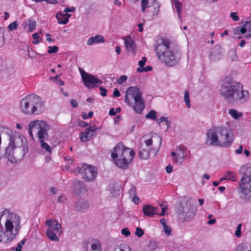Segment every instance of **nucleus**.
<instances>
[{
	"label": "nucleus",
	"instance_id": "obj_1",
	"mask_svg": "<svg viewBox=\"0 0 251 251\" xmlns=\"http://www.w3.org/2000/svg\"><path fill=\"white\" fill-rule=\"evenodd\" d=\"M21 217L9 210L0 213V242H11L21 229Z\"/></svg>",
	"mask_w": 251,
	"mask_h": 251
},
{
	"label": "nucleus",
	"instance_id": "obj_2",
	"mask_svg": "<svg viewBox=\"0 0 251 251\" xmlns=\"http://www.w3.org/2000/svg\"><path fill=\"white\" fill-rule=\"evenodd\" d=\"M221 96L228 103L234 104L243 103L249 98V92L243 89L242 84L226 77L219 89Z\"/></svg>",
	"mask_w": 251,
	"mask_h": 251
},
{
	"label": "nucleus",
	"instance_id": "obj_3",
	"mask_svg": "<svg viewBox=\"0 0 251 251\" xmlns=\"http://www.w3.org/2000/svg\"><path fill=\"white\" fill-rule=\"evenodd\" d=\"M234 141L231 130L226 126H213L206 133V144L208 145L228 147Z\"/></svg>",
	"mask_w": 251,
	"mask_h": 251
},
{
	"label": "nucleus",
	"instance_id": "obj_4",
	"mask_svg": "<svg viewBox=\"0 0 251 251\" xmlns=\"http://www.w3.org/2000/svg\"><path fill=\"white\" fill-rule=\"evenodd\" d=\"M154 48L158 59L165 65L173 66L178 63L179 54L168 40H161L154 46Z\"/></svg>",
	"mask_w": 251,
	"mask_h": 251
},
{
	"label": "nucleus",
	"instance_id": "obj_5",
	"mask_svg": "<svg viewBox=\"0 0 251 251\" xmlns=\"http://www.w3.org/2000/svg\"><path fill=\"white\" fill-rule=\"evenodd\" d=\"M112 151L111 156L115 164L122 169L128 168L135 156L134 150L118 143Z\"/></svg>",
	"mask_w": 251,
	"mask_h": 251
},
{
	"label": "nucleus",
	"instance_id": "obj_6",
	"mask_svg": "<svg viewBox=\"0 0 251 251\" xmlns=\"http://www.w3.org/2000/svg\"><path fill=\"white\" fill-rule=\"evenodd\" d=\"M20 106L22 112L27 115H40L45 110L42 98L34 94L28 95L23 98Z\"/></svg>",
	"mask_w": 251,
	"mask_h": 251
},
{
	"label": "nucleus",
	"instance_id": "obj_7",
	"mask_svg": "<svg viewBox=\"0 0 251 251\" xmlns=\"http://www.w3.org/2000/svg\"><path fill=\"white\" fill-rule=\"evenodd\" d=\"M125 102L129 106H132L138 114L141 113L145 108L141 91L136 86H130L127 89L125 92Z\"/></svg>",
	"mask_w": 251,
	"mask_h": 251
},
{
	"label": "nucleus",
	"instance_id": "obj_8",
	"mask_svg": "<svg viewBox=\"0 0 251 251\" xmlns=\"http://www.w3.org/2000/svg\"><path fill=\"white\" fill-rule=\"evenodd\" d=\"M50 126L44 121L34 120L31 122L28 126V133L33 139V133L39 140H45L48 138V131Z\"/></svg>",
	"mask_w": 251,
	"mask_h": 251
},
{
	"label": "nucleus",
	"instance_id": "obj_9",
	"mask_svg": "<svg viewBox=\"0 0 251 251\" xmlns=\"http://www.w3.org/2000/svg\"><path fill=\"white\" fill-rule=\"evenodd\" d=\"M160 4L156 0H142V11L145 13L147 18L153 20L157 17L160 9Z\"/></svg>",
	"mask_w": 251,
	"mask_h": 251
},
{
	"label": "nucleus",
	"instance_id": "obj_10",
	"mask_svg": "<svg viewBox=\"0 0 251 251\" xmlns=\"http://www.w3.org/2000/svg\"><path fill=\"white\" fill-rule=\"evenodd\" d=\"M196 212V207L190 201L183 200L180 202L177 212L179 216L182 217L184 221L191 220L195 216Z\"/></svg>",
	"mask_w": 251,
	"mask_h": 251
},
{
	"label": "nucleus",
	"instance_id": "obj_11",
	"mask_svg": "<svg viewBox=\"0 0 251 251\" xmlns=\"http://www.w3.org/2000/svg\"><path fill=\"white\" fill-rule=\"evenodd\" d=\"M45 224L48 226L46 235L51 241L58 242L59 240L57 235H60L62 232L61 225L55 219L47 220Z\"/></svg>",
	"mask_w": 251,
	"mask_h": 251
},
{
	"label": "nucleus",
	"instance_id": "obj_12",
	"mask_svg": "<svg viewBox=\"0 0 251 251\" xmlns=\"http://www.w3.org/2000/svg\"><path fill=\"white\" fill-rule=\"evenodd\" d=\"M8 136L9 144L15 149L21 151L22 156H24L28 150L26 139L23 136H12V133Z\"/></svg>",
	"mask_w": 251,
	"mask_h": 251
},
{
	"label": "nucleus",
	"instance_id": "obj_13",
	"mask_svg": "<svg viewBox=\"0 0 251 251\" xmlns=\"http://www.w3.org/2000/svg\"><path fill=\"white\" fill-rule=\"evenodd\" d=\"M79 172L81 174L83 179L86 182L94 181L98 174L97 170L95 167L87 164H83L79 169Z\"/></svg>",
	"mask_w": 251,
	"mask_h": 251
},
{
	"label": "nucleus",
	"instance_id": "obj_14",
	"mask_svg": "<svg viewBox=\"0 0 251 251\" xmlns=\"http://www.w3.org/2000/svg\"><path fill=\"white\" fill-rule=\"evenodd\" d=\"M157 141L156 145H153L152 147L149 149V151L141 147L139 149V156L143 159H148L151 155L155 156L158 152L162 143V139L160 136L154 137Z\"/></svg>",
	"mask_w": 251,
	"mask_h": 251
},
{
	"label": "nucleus",
	"instance_id": "obj_15",
	"mask_svg": "<svg viewBox=\"0 0 251 251\" xmlns=\"http://www.w3.org/2000/svg\"><path fill=\"white\" fill-rule=\"evenodd\" d=\"M82 80L86 87L88 89L97 86V85L101 84L102 81L90 74L85 72L83 69H79Z\"/></svg>",
	"mask_w": 251,
	"mask_h": 251
},
{
	"label": "nucleus",
	"instance_id": "obj_16",
	"mask_svg": "<svg viewBox=\"0 0 251 251\" xmlns=\"http://www.w3.org/2000/svg\"><path fill=\"white\" fill-rule=\"evenodd\" d=\"M234 35L237 38H250L251 37V21L243 22L240 26L236 27L233 29Z\"/></svg>",
	"mask_w": 251,
	"mask_h": 251
},
{
	"label": "nucleus",
	"instance_id": "obj_17",
	"mask_svg": "<svg viewBox=\"0 0 251 251\" xmlns=\"http://www.w3.org/2000/svg\"><path fill=\"white\" fill-rule=\"evenodd\" d=\"M238 190L249 200L251 197V178L241 179Z\"/></svg>",
	"mask_w": 251,
	"mask_h": 251
},
{
	"label": "nucleus",
	"instance_id": "obj_18",
	"mask_svg": "<svg viewBox=\"0 0 251 251\" xmlns=\"http://www.w3.org/2000/svg\"><path fill=\"white\" fill-rule=\"evenodd\" d=\"M186 152V148L182 147L179 146L176 152L173 151L171 152V155L172 157H174L172 160L173 162L175 164H181L183 162V159L185 157Z\"/></svg>",
	"mask_w": 251,
	"mask_h": 251
},
{
	"label": "nucleus",
	"instance_id": "obj_19",
	"mask_svg": "<svg viewBox=\"0 0 251 251\" xmlns=\"http://www.w3.org/2000/svg\"><path fill=\"white\" fill-rule=\"evenodd\" d=\"M97 128L95 126H90L86 129V130L80 133V137L81 141L86 142L90 140L92 137L93 136L95 133Z\"/></svg>",
	"mask_w": 251,
	"mask_h": 251
},
{
	"label": "nucleus",
	"instance_id": "obj_20",
	"mask_svg": "<svg viewBox=\"0 0 251 251\" xmlns=\"http://www.w3.org/2000/svg\"><path fill=\"white\" fill-rule=\"evenodd\" d=\"M73 191L75 194L80 196L86 192V187L83 182L75 180L73 184Z\"/></svg>",
	"mask_w": 251,
	"mask_h": 251
},
{
	"label": "nucleus",
	"instance_id": "obj_21",
	"mask_svg": "<svg viewBox=\"0 0 251 251\" xmlns=\"http://www.w3.org/2000/svg\"><path fill=\"white\" fill-rule=\"evenodd\" d=\"M158 207H154L151 205H146L143 208V213L148 217H152L155 214H158Z\"/></svg>",
	"mask_w": 251,
	"mask_h": 251
},
{
	"label": "nucleus",
	"instance_id": "obj_22",
	"mask_svg": "<svg viewBox=\"0 0 251 251\" xmlns=\"http://www.w3.org/2000/svg\"><path fill=\"white\" fill-rule=\"evenodd\" d=\"M15 149L11 145L8 144V146L5 149V157L12 163H16L17 159L14 156V150Z\"/></svg>",
	"mask_w": 251,
	"mask_h": 251
},
{
	"label": "nucleus",
	"instance_id": "obj_23",
	"mask_svg": "<svg viewBox=\"0 0 251 251\" xmlns=\"http://www.w3.org/2000/svg\"><path fill=\"white\" fill-rule=\"evenodd\" d=\"M124 40L126 47L128 51L135 54L136 52L135 45L131 37L129 35L126 36L124 38Z\"/></svg>",
	"mask_w": 251,
	"mask_h": 251
},
{
	"label": "nucleus",
	"instance_id": "obj_24",
	"mask_svg": "<svg viewBox=\"0 0 251 251\" xmlns=\"http://www.w3.org/2000/svg\"><path fill=\"white\" fill-rule=\"evenodd\" d=\"M239 174L243 175L241 179L251 178V166L249 164L242 166L239 171Z\"/></svg>",
	"mask_w": 251,
	"mask_h": 251
},
{
	"label": "nucleus",
	"instance_id": "obj_25",
	"mask_svg": "<svg viewBox=\"0 0 251 251\" xmlns=\"http://www.w3.org/2000/svg\"><path fill=\"white\" fill-rule=\"evenodd\" d=\"M105 40L102 35H97L89 38L87 41V45L89 46L92 45L94 43H104Z\"/></svg>",
	"mask_w": 251,
	"mask_h": 251
},
{
	"label": "nucleus",
	"instance_id": "obj_26",
	"mask_svg": "<svg viewBox=\"0 0 251 251\" xmlns=\"http://www.w3.org/2000/svg\"><path fill=\"white\" fill-rule=\"evenodd\" d=\"M75 207L77 210L83 212L89 207V203L87 201L80 200L76 204Z\"/></svg>",
	"mask_w": 251,
	"mask_h": 251
},
{
	"label": "nucleus",
	"instance_id": "obj_27",
	"mask_svg": "<svg viewBox=\"0 0 251 251\" xmlns=\"http://www.w3.org/2000/svg\"><path fill=\"white\" fill-rule=\"evenodd\" d=\"M101 247L100 242L98 240L92 241L90 243V248L87 247L86 251H101Z\"/></svg>",
	"mask_w": 251,
	"mask_h": 251
},
{
	"label": "nucleus",
	"instance_id": "obj_28",
	"mask_svg": "<svg viewBox=\"0 0 251 251\" xmlns=\"http://www.w3.org/2000/svg\"><path fill=\"white\" fill-rule=\"evenodd\" d=\"M56 17L58 20V23L59 24L65 25L69 22V20L66 18L65 14L63 12H60L57 13Z\"/></svg>",
	"mask_w": 251,
	"mask_h": 251
},
{
	"label": "nucleus",
	"instance_id": "obj_29",
	"mask_svg": "<svg viewBox=\"0 0 251 251\" xmlns=\"http://www.w3.org/2000/svg\"><path fill=\"white\" fill-rule=\"evenodd\" d=\"M44 140H39L40 142V146L42 149L44 150V151H45L46 153L50 154L52 151L51 148L47 143H46L44 141Z\"/></svg>",
	"mask_w": 251,
	"mask_h": 251
},
{
	"label": "nucleus",
	"instance_id": "obj_30",
	"mask_svg": "<svg viewBox=\"0 0 251 251\" xmlns=\"http://www.w3.org/2000/svg\"><path fill=\"white\" fill-rule=\"evenodd\" d=\"M3 133L10 135L12 134V130L8 128L0 126V146L1 144V135Z\"/></svg>",
	"mask_w": 251,
	"mask_h": 251
},
{
	"label": "nucleus",
	"instance_id": "obj_31",
	"mask_svg": "<svg viewBox=\"0 0 251 251\" xmlns=\"http://www.w3.org/2000/svg\"><path fill=\"white\" fill-rule=\"evenodd\" d=\"M26 24L28 26L27 31L29 32H32L36 28V24L35 21L31 19L28 20Z\"/></svg>",
	"mask_w": 251,
	"mask_h": 251
},
{
	"label": "nucleus",
	"instance_id": "obj_32",
	"mask_svg": "<svg viewBox=\"0 0 251 251\" xmlns=\"http://www.w3.org/2000/svg\"><path fill=\"white\" fill-rule=\"evenodd\" d=\"M228 113L235 119H238L242 116V113L234 109H230L228 111Z\"/></svg>",
	"mask_w": 251,
	"mask_h": 251
},
{
	"label": "nucleus",
	"instance_id": "obj_33",
	"mask_svg": "<svg viewBox=\"0 0 251 251\" xmlns=\"http://www.w3.org/2000/svg\"><path fill=\"white\" fill-rule=\"evenodd\" d=\"M227 180L232 181H235L236 180V174L233 171H228L225 174Z\"/></svg>",
	"mask_w": 251,
	"mask_h": 251
},
{
	"label": "nucleus",
	"instance_id": "obj_34",
	"mask_svg": "<svg viewBox=\"0 0 251 251\" xmlns=\"http://www.w3.org/2000/svg\"><path fill=\"white\" fill-rule=\"evenodd\" d=\"M184 101L188 108L191 107L189 93L188 91H185L184 95Z\"/></svg>",
	"mask_w": 251,
	"mask_h": 251
},
{
	"label": "nucleus",
	"instance_id": "obj_35",
	"mask_svg": "<svg viewBox=\"0 0 251 251\" xmlns=\"http://www.w3.org/2000/svg\"><path fill=\"white\" fill-rule=\"evenodd\" d=\"M174 5H175L176 11L178 15V17L180 18V12H181V4L178 1H175Z\"/></svg>",
	"mask_w": 251,
	"mask_h": 251
},
{
	"label": "nucleus",
	"instance_id": "obj_36",
	"mask_svg": "<svg viewBox=\"0 0 251 251\" xmlns=\"http://www.w3.org/2000/svg\"><path fill=\"white\" fill-rule=\"evenodd\" d=\"M18 24L17 21H14L10 24L8 26V28L10 31H13L17 29Z\"/></svg>",
	"mask_w": 251,
	"mask_h": 251
},
{
	"label": "nucleus",
	"instance_id": "obj_37",
	"mask_svg": "<svg viewBox=\"0 0 251 251\" xmlns=\"http://www.w3.org/2000/svg\"><path fill=\"white\" fill-rule=\"evenodd\" d=\"M146 118L155 120L156 119V112L154 110H151L149 113L146 115Z\"/></svg>",
	"mask_w": 251,
	"mask_h": 251
},
{
	"label": "nucleus",
	"instance_id": "obj_38",
	"mask_svg": "<svg viewBox=\"0 0 251 251\" xmlns=\"http://www.w3.org/2000/svg\"><path fill=\"white\" fill-rule=\"evenodd\" d=\"M242 224H238L237 228L236 230L235 231V235L237 238H240L241 236V227H242Z\"/></svg>",
	"mask_w": 251,
	"mask_h": 251
},
{
	"label": "nucleus",
	"instance_id": "obj_39",
	"mask_svg": "<svg viewBox=\"0 0 251 251\" xmlns=\"http://www.w3.org/2000/svg\"><path fill=\"white\" fill-rule=\"evenodd\" d=\"M33 41L32 43L35 45L38 44L39 42V39L40 38L38 33H35L32 35Z\"/></svg>",
	"mask_w": 251,
	"mask_h": 251
},
{
	"label": "nucleus",
	"instance_id": "obj_40",
	"mask_svg": "<svg viewBox=\"0 0 251 251\" xmlns=\"http://www.w3.org/2000/svg\"><path fill=\"white\" fill-rule=\"evenodd\" d=\"M230 16L231 19L235 22L238 21L240 20L239 17L238 16V13L236 12H232L230 13Z\"/></svg>",
	"mask_w": 251,
	"mask_h": 251
},
{
	"label": "nucleus",
	"instance_id": "obj_41",
	"mask_svg": "<svg viewBox=\"0 0 251 251\" xmlns=\"http://www.w3.org/2000/svg\"><path fill=\"white\" fill-rule=\"evenodd\" d=\"M58 48L57 46H50L48 47V52L49 53H55L58 51Z\"/></svg>",
	"mask_w": 251,
	"mask_h": 251
},
{
	"label": "nucleus",
	"instance_id": "obj_42",
	"mask_svg": "<svg viewBox=\"0 0 251 251\" xmlns=\"http://www.w3.org/2000/svg\"><path fill=\"white\" fill-rule=\"evenodd\" d=\"M152 70V67L148 66L144 68H141L140 67H139L137 69V71L140 73L143 72L144 71L145 72H148Z\"/></svg>",
	"mask_w": 251,
	"mask_h": 251
},
{
	"label": "nucleus",
	"instance_id": "obj_43",
	"mask_svg": "<svg viewBox=\"0 0 251 251\" xmlns=\"http://www.w3.org/2000/svg\"><path fill=\"white\" fill-rule=\"evenodd\" d=\"M127 79V76L125 75H121L120 78L118 79L117 80V82L120 84H121L125 82Z\"/></svg>",
	"mask_w": 251,
	"mask_h": 251
},
{
	"label": "nucleus",
	"instance_id": "obj_44",
	"mask_svg": "<svg viewBox=\"0 0 251 251\" xmlns=\"http://www.w3.org/2000/svg\"><path fill=\"white\" fill-rule=\"evenodd\" d=\"M135 235L139 237L142 236L144 234V231L140 227H137L136 229Z\"/></svg>",
	"mask_w": 251,
	"mask_h": 251
},
{
	"label": "nucleus",
	"instance_id": "obj_45",
	"mask_svg": "<svg viewBox=\"0 0 251 251\" xmlns=\"http://www.w3.org/2000/svg\"><path fill=\"white\" fill-rule=\"evenodd\" d=\"M121 233L123 235L127 237L129 236L131 233L127 228H123L121 230Z\"/></svg>",
	"mask_w": 251,
	"mask_h": 251
},
{
	"label": "nucleus",
	"instance_id": "obj_46",
	"mask_svg": "<svg viewBox=\"0 0 251 251\" xmlns=\"http://www.w3.org/2000/svg\"><path fill=\"white\" fill-rule=\"evenodd\" d=\"M146 61L147 58L145 57H143L142 58V60L138 62V65L140 66L141 67H142L145 65Z\"/></svg>",
	"mask_w": 251,
	"mask_h": 251
},
{
	"label": "nucleus",
	"instance_id": "obj_47",
	"mask_svg": "<svg viewBox=\"0 0 251 251\" xmlns=\"http://www.w3.org/2000/svg\"><path fill=\"white\" fill-rule=\"evenodd\" d=\"M163 229L165 233H166L167 235L170 234L171 232V229L168 225H166L165 226H164Z\"/></svg>",
	"mask_w": 251,
	"mask_h": 251
},
{
	"label": "nucleus",
	"instance_id": "obj_48",
	"mask_svg": "<svg viewBox=\"0 0 251 251\" xmlns=\"http://www.w3.org/2000/svg\"><path fill=\"white\" fill-rule=\"evenodd\" d=\"M145 143L147 147H150L153 144V140L151 139H149L145 141Z\"/></svg>",
	"mask_w": 251,
	"mask_h": 251
},
{
	"label": "nucleus",
	"instance_id": "obj_49",
	"mask_svg": "<svg viewBox=\"0 0 251 251\" xmlns=\"http://www.w3.org/2000/svg\"><path fill=\"white\" fill-rule=\"evenodd\" d=\"M120 95H121L119 91V90H118V89L115 88L114 89V91L113 93V97H119L120 96Z\"/></svg>",
	"mask_w": 251,
	"mask_h": 251
},
{
	"label": "nucleus",
	"instance_id": "obj_50",
	"mask_svg": "<svg viewBox=\"0 0 251 251\" xmlns=\"http://www.w3.org/2000/svg\"><path fill=\"white\" fill-rule=\"evenodd\" d=\"M135 188L133 187L128 191V194L130 197H132L135 194Z\"/></svg>",
	"mask_w": 251,
	"mask_h": 251
},
{
	"label": "nucleus",
	"instance_id": "obj_51",
	"mask_svg": "<svg viewBox=\"0 0 251 251\" xmlns=\"http://www.w3.org/2000/svg\"><path fill=\"white\" fill-rule=\"evenodd\" d=\"M75 10V8L73 7L71 8H65L64 10V13H68L69 12H74Z\"/></svg>",
	"mask_w": 251,
	"mask_h": 251
},
{
	"label": "nucleus",
	"instance_id": "obj_52",
	"mask_svg": "<svg viewBox=\"0 0 251 251\" xmlns=\"http://www.w3.org/2000/svg\"><path fill=\"white\" fill-rule=\"evenodd\" d=\"M236 251H244V245L242 244L239 245L236 249ZM249 251H251V250Z\"/></svg>",
	"mask_w": 251,
	"mask_h": 251
},
{
	"label": "nucleus",
	"instance_id": "obj_53",
	"mask_svg": "<svg viewBox=\"0 0 251 251\" xmlns=\"http://www.w3.org/2000/svg\"><path fill=\"white\" fill-rule=\"evenodd\" d=\"M100 90L101 91V92H100L101 95L102 96H103V97L106 96V93L107 92V90L105 89H104V88H103L102 87H100Z\"/></svg>",
	"mask_w": 251,
	"mask_h": 251
},
{
	"label": "nucleus",
	"instance_id": "obj_54",
	"mask_svg": "<svg viewBox=\"0 0 251 251\" xmlns=\"http://www.w3.org/2000/svg\"><path fill=\"white\" fill-rule=\"evenodd\" d=\"M89 125L85 123V122L80 121L78 123V126L81 127H86Z\"/></svg>",
	"mask_w": 251,
	"mask_h": 251
},
{
	"label": "nucleus",
	"instance_id": "obj_55",
	"mask_svg": "<svg viewBox=\"0 0 251 251\" xmlns=\"http://www.w3.org/2000/svg\"><path fill=\"white\" fill-rule=\"evenodd\" d=\"M243 151V147L242 146H240L239 149L235 150V152L237 154H241Z\"/></svg>",
	"mask_w": 251,
	"mask_h": 251
},
{
	"label": "nucleus",
	"instance_id": "obj_56",
	"mask_svg": "<svg viewBox=\"0 0 251 251\" xmlns=\"http://www.w3.org/2000/svg\"><path fill=\"white\" fill-rule=\"evenodd\" d=\"M45 1L48 3H50L51 4H57L58 1L57 0H45Z\"/></svg>",
	"mask_w": 251,
	"mask_h": 251
},
{
	"label": "nucleus",
	"instance_id": "obj_57",
	"mask_svg": "<svg viewBox=\"0 0 251 251\" xmlns=\"http://www.w3.org/2000/svg\"><path fill=\"white\" fill-rule=\"evenodd\" d=\"M168 120V119L167 117L162 116L160 117V118L158 120L159 124H160V123H162L163 122H166Z\"/></svg>",
	"mask_w": 251,
	"mask_h": 251
},
{
	"label": "nucleus",
	"instance_id": "obj_58",
	"mask_svg": "<svg viewBox=\"0 0 251 251\" xmlns=\"http://www.w3.org/2000/svg\"><path fill=\"white\" fill-rule=\"evenodd\" d=\"M116 111L114 108H111L109 111V115L113 116L116 115Z\"/></svg>",
	"mask_w": 251,
	"mask_h": 251
},
{
	"label": "nucleus",
	"instance_id": "obj_59",
	"mask_svg": "<svg viewBox=\"0 0 251 251\" xmlns=\"http://www.w3.org/2000/svg\"><path fill=\"white\" fill-rule=\"evenodd\" d=\"M166 170L168 173H170L173 171V167L171 165H168L166 167Z\"/></svg>",
	"mask_w": 251,
	"mask_h": 251
},
{
	"label": "nucleus",
	"instance_id": "obj_60",
	"mask_svg": "<svg viewBox=\"0 0 251 251\" xmlns=\"http://www.w3.org/2000/svg\"><path fill=\"white\" fill-rule=\"evenodd\" d=\"M71 102L74 107H76L77 106V102L75 100L72 99Z\"/></svg>",
	"mask_w": 251,
	"mask_h": 251
},
{
	"label": "nucleus",
	"instance_id": "obj_61",
	"mask_svg": "<svg viewBox=\"0 0 251 251\" xmlns=\"http://www.w3.org/2000/svg\"><path fill=\"white\" fill-rule=\"evenodd\" d=\"M22 246L21 243H19L17 244V247L15 249V251H21L22 250Z\"/></svg>",
	"mask_w": 251,
	"mask_h": 251
},
{
	"label": "nucleus",
	"instance_id": "obj_62",
	"mask_svg": "<svg viewBox=\"0 0 251 251\" xmlns=\"http://www.w3.org/2000/svg\"><path fill=\"white\" fill-rule=\"evenodd\" d=\"M139 198L136 196H134L132 198V201L135 203H138L139 202Z\"/></svg>",
	"mask_w": 251,
	"mask_h": 251
},
{
	"label": "nucleus",
	"instance_id": "obj_63",
	"mask_svg": "<svg viewBox=\"0 0 251 251\" xmlns=\"http://www.w3.org/2000/svg\"><path fill=\"white\" fill-rule=\"evenodd\" d=\"M167 210V208L166 207L163 206V207H162V212L160 215H164L166 212Z\"/></svg>",
	"mask_w": 251,
	"mask_h": 251
},
{
	"label": "nucleus",
	"instance_id": "obj_64",
	"mask_svg": "<svg viewBox=\"0 0 251 251\" xmlns=\"http://www.w3.org/2000/svg\"><path fill=\"white\" fill-rule=\"evenodd\" d=\"M215 223H216V220L215 219H213L212 220H209L207 222V224L208 225H212V224H215Z\"/></svg>",
	"mask_w": 251,
	"mask_h": 251
}]
</instances>
